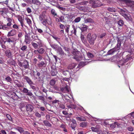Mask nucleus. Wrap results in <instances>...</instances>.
I'll list each match as a JSON object with an SVG mask.
<instances>
[{
  "label": "nucleus",
  "mask_w": 134,
  "mask_h": 134,
  "mask_svg": "<svg viewBox=\"0 0 134 134\" xmlns=\"http://www.w3.org/2000/svg\"><path fill=\"white\" fill-rule=\"evenodd\" d=\"M12 96H11V97L13 99H18L19 98L18 97L16 94V93L15 92H13L11 94Z\"/></svg>",
  "instance_id": "25"
},
{
  "label": "nucleus",
  "mask_w": 134,
  "mask_h": 134,
  "mask_svg": "<svg viewBox=\"0 0 134 134\" xmlns=\"http://www.w3.org/2000/svg\"><path fill=\"white\" fill-rule=\"evenodd\" d=\"M88 3V1H83L79 3V4H80L81 5H83L86 4Z\"/></svg>",
  "instance_id": "61"
},
{
  "label": "nucleus",
  "mask_w": 134,
  "mask_h": 134,
  "mask_svg": "<svg viewBox=\"0 0 134 134\" xmlns=\"http://www.w3.org/2000/svg\"><path fill=\"white\" fill-rule=\"evenodd\" d=\"M16 85L18 87H21L23 86V85L20 82H19L18 83L15 82Z\"/></svg>",
  "instance_id": "56"
},
{
  "label": "nucleus",
  "mask_w": 134,
  "mask_h": 134,
  "mask_svg": "<svg viewBox=\"0 0 134 134\" xmlns=\"http://www.w3.org/2000/svg\"><path fill=\"white\" fill-rule=\"evenodd\" d=\"M120 55L122 56L121 58H124L121 60H119V65L118 66L119 68L121 67V66L125 65L126 66V65H129L130 64L129 62H128L129 60L132 59L131 57H130L131 55L129 54L126 51L123 52H121L120 53Z\"/></svg>",
  "instance_id": "1"
},
{
  "label": "nucleus",
  "mask_w": 134,
  "mask_h": 134,
  "mask_svg": "<svg viewBox=\"0 0 134 134\" xmlns=\"http://www.w3.org/2000/svg\"><path fill=\"white\" fill-rule=\"evenodd\" d=\"M87 55L90 58H92L94 57L92 53L90 52L87 53Z\"/></svg>",
  "instance_id": "48"
},
{
  "label": "nucleus",
  "mask_w": 134,
  "mask_h": 134,
  "mask_svg": "<svg viewBox=\"0 0 134 134\" xmlns=\"http://www.w3.org/2000/svg\"><path fill=\"white\" fill-rule=\"evenodd\" d=\"M50 45L52 48L57 50L60 47L58 45L55 44L51 43Z\"/></svg>",
  "instance_id": "18"
},
{
  "label": "nucleus",
  "mask_w": 134,
  "mask_h": 134,
  "mask_svg": "<svg viewBox=\"0 0 134 134\" xmlns=\"http://www.w3.org/2000/svg\"><path fill=\"white\" fill-rule=\"evenodd\" d=\"M16 31L15 29H12L9 32L7 36L8 37L13 36L16 34Z\"/></svg>",
  "instance_id": "10"
},
{
  "label": "nucleus",
  "mask_w": 134,
  "mask_h": 134,
  "mask_svg": "<svg viewBox=\"0 0 134 134\" xmlns=\"http://www.w3.org/2000/svg\"><path fill=\"white\" fill-rule=\"evenodd\" d=\"M81 38L82 42L83 43L86 44L87 43L86 40L83 35H81Z\"/></svg>",
  "instance_id": "28"
},
{
  "label": "nucleus",
  "mask_w": 134,
  "mask_h": 134,
  "mask_svg": "<svg viewBox=\"0 0 134 134\" xmlns=\"http://www.w3.org/2000/svg\"><path fill=\"white\" fill-rule=\"evenodd\" d=\"M97 38L96 35L95 34H92L91 33L88 34L87 37V39L89 43L92 45H94V41Z\"/></svg>",
  "instance_id": "2"
},
{
  "label": "nucleus",
  "mask_w": 134,
  "mask_h": 134,
  "mask_svg": "<svg viewBox=\"0 0 134 134\" xmlns=\"http://www.w3.org/2000/svg\"><path fill=\"white\" fill-rule=\"evenodd\" d=\"M34 41H35L37 43V44L38 45L39 47H42L43 45V42L41 40L38 39L37 36L35 38H33Z\"/></svg>",
  "instance_id": "8"
},
{
  "label": "nucleus",
  "mask_w": 134,
  "mask_h": 134,
  "mask_svg": "<svg viewBox=\"0 0 134 134\" xmlns=\"http://www.w3.org/2000/svg\"><path fill=\"white\" fill-rule=\"evenodd\" d=\"M23 92L24 93H27V95L28 96H31L32 95V93L26 88L24 87L23 88Z\"/></svg>",
  "instance_id": "12"
},
{
  "label": "nucleus",
  "mask_w": 134,
  "mask_h": 134,
  "mask_svg": "<svg viewBox=\"0 0 134 134\" xmlns=\"http://www.w3.org/2000/svg\"><path fill=\"white\" fill-rule=\"evenodd\" d=\"M59 108L62 109H64L65 108V105L63 104H59Z\"/></svg>",
  "instance_id": "57"
},
{
  "label": "nucleus",
  "mask_w": 134,
  "mask_h": 134,
  "mask_svg": "<svg viewBox=\"0 0 134 134\" xmlns=\"http://www.w3.org/2000/svg\"><path fill=\"white\" fill-rule=\"evenodd\" d=\"M85 27H82L81 28L80 27V29L81 30L82 32L86 31L87 27V26H85Z\"/></svg>",
  "instance_id": "45"
},
{
  "label": "nucleus",
  "mask_w": 134,
  "mask_h": 134,
  "mask_svg": "<svg viewBox=\"0 0 134 134\" xmlns=\"http://www.w3.org/2000/svg\"><path fill=\"white\" fill-rule=\"evenodd\" d=\"M31 44L33 47L35 49H37L39 46L37 44L34 42H32Z\"/></svg>",
  "instance_id": "32"
},
{
  "label": "nucleus",
  "mask_w": 134,
  "mask_h": 134,
  "mask_svg": "<svg viewBox=\"0 0 134 134\" xmlns=\"http://www.w3.org/2000/svg\"><path fill=\"white\" fill-rule=\"evenodd\" d=\"M85 23H92L94 22L93 20L90 18H88L85 19Z\"/></svg>",
  "instance_id": "26"
},
{
  "label": "nucleus",
  "mask_w": 134,
  "mask_h": 134,
  "mask_svg": "<svg viewBox=\"0 0 134 134\" xmlns=\"http://www.w3.org/2000/svg\"><path fill=\"white\" fill-rule=\"evenodd\" d=\"M23 67L25 69H28L29 67L28 62L26 60H24L22 63Z\"/></svg>",
  "instance_id": "16"
},
{
  "label": "nucleus",
  "mask_w": 134,
  "mask_h": 134,
  "mask_svg": "<svg viewBox=\"0 0 134 134\" xmlns=\"http://www.w3.org/2000/svg\"><path fill=\"white\" fill-rule=\"evenodd\" d=\"M25 20H26L27 23L30 26L32 25L31 21L29 19L26 18Z\"/></svg>",
  "instance_id": "40"
},
{
  "label": "nucleus",
  "mask_w": 134,
  "mask_h": 134,
  "mask_svg": "<svg viewBox=\"0 0 134 134\" xmlns=\"http://www.w3.org/2000/svg\"><path fill=\"white\" fill-rule=\"evenodd\" d=\"M109 11L112 12H115V9L113 8H109L107 9Z\"/></svg>",
  "instance_id": "47"
},
{
  "label": "nucleus",
  "mask_w": 134,
  "mask_h": 134,
  "mask_svg": "<svg viewBox=\"0 0 134 134\" xmlns=\"http://www.w3.org/2000/svg\"><path fill=\"white\" fill-rule=\"evenodd\" d=\"M51 74L53 76L57 74V71L55 69H53L51 71Z\"/></svg>",
  "instance_id": "34"
},
{
  "label": "nucleus",
  "mask_w": 134,
  "mask_h": 134,
  "mask_svg": "<svg viewBox=\"0 0 134 134\" xmlns=\"http://www.w3.org/2000/svg\"><path fill=\"white\" fill-rule=\"evenodd\" d=\"M25 42L26 44H29L30 42V38L27 34L26 33L25 35Z\"/></svg>",
  "instance_id": "11"
},
{
  "label": "nucleus",
  "mask_w": 134,
  "mask_h": 134,
  "mask_svg": "<svg viewBox=\"0 0 134 134\" xmlns=\"http://www.w3.org/2000/svg\"><path fill=\"white\" fill-rule=\"evenodd\" d=\"M27 46L26 45H24L22 46L20 48V49L23 51H26L27 50Z\"/></svg>",
  "instance_id": "42"
},
{
  "label": "nucleus",
  "mask_w": 134,
  "mask_h": 134,
  "mask_svg": "<svg viewBox=\"0 0 134 134\" xmlns=\"http://www.w3.org/2000/svg\"><path fill=\"white\" fill-rule=\"evenodd\" d=\"M132 49H131L130 46L128 47L125 50L129 54H131L133 52Z\"/></svg>",
  "instance_id": "24"
},
{
  "label": "nucleus",
  "mask_w": 134,
  "mask_h": 134,
  "mask_svg": "<svg viewBox=\"0 0 134 134\" xmlns=\"http://www.w3.org/2000/svg\"><path fill=\"white\" fill-rule=\"evenodd\" d=\"M16 40L14 37H10L7 38L6 41L4 42V43L6 42L8 43L9 44H11L12 47H14L15 45L16 42L15 41Z\"/></svg>",
  "instance_id": "4"
},
{
  "label": "nucleus",
  "mask_w": 134,
  "mask_h": 134,
  "mask_svg": "<svg viewBox=\"0 0 134 134\" xmlns=\"http://www.w3.org/2000/svg\"><path fill=\"white\" fill-rule=\"evenodd\" d=\"M72 54L75 56L73 57L74 59H75L77 61L79 60V58L81 57V54L80 52L75 51L72 52Z\"/></svg>",
  "instance_id": "5"
},
{
  "label": "nucleus",
  "mask_w": 134,
  "mask_h": 134,
  "mask_svg": "<svg viewBox=\"0 0 134 134\" xmlns=\"http://www.w3.org/2000/svg\"><path fill=\"white\" fill-rule=\"evenodd\" d=\"M56 82V80L54 79L51 80L49 84L50 85L53 86L55 84Z\"/></svg>",
  "instance_id": "38"
},
{
  "label": "nucleus",
  "mask_w": 134,
  "mask_h": 134,
  "mask_svg": "<svg viewBox=\"0 0 134 134\" xmlns=\"http://www.w3.org/2000/svg\"><path fill=\"white\" fill-rule=\"evenodd\" d=\"M106 35V33H103L101 34L100 36H98V38H104Z\"/></svg>",
  "instance_id": "37"
},
{
  "label": "nucleus",
  "mask_w": 134,
  "mask_h": 134,
  "mask_svg": "<svg viewBox=\"0 0 134 134\" xmlns=\"http://www.w3.org/2000/svg\"><path fill=\"white\" fill-rule=\"evenodd\" d=\"M123 16L127 20H130L131 19V18L130 16H129L127 14H124Z\"/></svg>",
  "instance_id": "36"
},
{
  "label": "nucleus",
  "mask_w": 134,
  "mask_h": 134,
  "mask_svg": "<svg viewBox=\"0 0 134 134\" xmlns=\"http://www.w3.org/2000/svg\"><path fill=\"white\" fill-rule=\"evenodd\" d=\"M32 3L34 4L39 5L41 4V2L38 0H32Z\"/></svg>",
  "instance_id": "31"
},
{
  "label": "nucleus",
  "mask_w": 134,
  "mask_h": 134,
  "mask_svg": "<svg viewBox=\"0 0 134 134\" xmlns=\"http://www.w3.org/2000/svg\"><path fill=\"white\" fill-rule=\"evenodd\" d=\"M51 12L52 14L54 16H57L59 17V16L57 15L56 13H55V11L54 9H52L51 10Z\"/></svg>",
  "instance_id": "50"
},
{
  "label": "nucleus",
  "mask_w": 134,
  "mask_h": 134,
  "mask_svg": "<svg viewBox=\"0 0 134 134\" xmlns=\"http://www.w3.org/2000/svg\"><path fill=\"white\" fill-rule=\"evenodd\" d=\"M23 36V33L21 32H19L18 34V39H19L21 37Z\"/></svg>",
  "instance_id": "53"
},
{
  "label": "nucleus",
  "mask_w": 134,
  "mask_h": 134,
  "mask_svg": "<svg viewBox=\"0 0 134 134\" xmlns=\"http://www.w3.org/2000/svg\"><path fill=\"white\" fill-rule=\"evenodd\" d=\"M5 80L8 82H10L11 79L9 76H8L5 78Z\"/></svg>",
  "instance_id": "59"
},
{
  "label": "nucleus",
  "mask_w": 134,
  "mask_h": 134,
  "mask_svg": "<svg viewBox=\"0 0 134 134\" xmlns=\"http://www.w3.org/2000/svg\"><path fill=\"white\" fill-rule=\"evenodd\" d=\"M118 43L115 47L112 49L110 50L108 52H107V54L108 55L112 54L113 53L115 52L120 49L121 42L119 40H118Z\"/></svg>",
  "instance_id": "3"
},
{
  "label": "nucleus",
  "mask_w": 134,
  "mask_h": 134,
  "mask_svg": "<svg viewBox=\"0 0 134 134\" xmlns=\"http://www.w3.org/2000/svg\"><path fill=\"white\" fill-rule=\"evenodd\" d=\"M37 65L39 67H45L46 66V64L44 62L41 61L37 64Z\"/></svg>",
  "instance_id": "21"
},
{
  "label": "nucleus",
  "mask_w": 134,
  "mask_h": 134,
  "mask_svg": "<svg viewBox=\"0 0 134 134\" xmlns=\"http://www.w3.org/2000/svg\"><path fill=\"white\" fill-rule=\"evenodd\" d=\"M61 90L62 92L64 93H67L69 91L68 86H66L64 87L61 88Z\"/></svg>",
  "instance_id": "15"
},
{
  "label": "nucleus",
  "mask_w": 134,
  "mask_h": 134,
  "mask_svg": "<svg viewBox=\"0 0 134 134\" xmlns=\"http://www.w3.org/2000/svg\"><path fill=\"white\" fill-rule=\"evenodd\" d=\"M72 27L73 29V30L74 31L73 33L75 35H76V32L77 28H75V26L74 25H72Z\"/></svg>",
  "instance_id": "52"
},
{
  "label": "nucleus",
  "mask_w": 134,
  "mask_h": 134,
  "mask_svg": "<svg viewBox=\"0 0 134 134\" xmlns=\"http://www.w3.org/2000/svg\"><path fill=\"white\" fill-rule=\"evenodd\" d=\"M77 125H76L71 123L70 125V127L72 129L74 130H75V128L76 127Z\"/></svg>",
  "instance_id": "49"
},
{
  "label": "nucleus",
  "mask_w": 134,
  "mask_h": 134,
  "mask_svg": "<svg viewBox=\"0 0 134 134\" xmlns=\"http://www.w3.org/2000/svg\"><path fill=\"white\" fill-rule=\"evenodd\" d=\"M118 24L119 26H122L124 24V22L122 20H120L118 21Z\"/></svg>",
  "instance_id": "33"
},
{
  "label": "nucleus",
  "mask_w": 134,
  "mask_h": 134,
  "mask_svg": "<svg viewBox=\"0 0 134 134\" xmlns=\"http://www.w3.org/2000/svg\"><path fill=\"white\" fill-rule=\"evenodd\" d=\"M84 62H81L80 63L78 66L77 67V69L80 67V66H81L82 67H83L84 65Z\"/></svg>",
  "instance_id": "62"
},
{
  "label": "nucleus",
  "mask_w": 134,
  "mask_h": 134,
  "mask_svg": "<svg viewBox=\"0 0 134 134\" xmlns=\"http://www.w3.org/2000/svg\"><path fill=\"white\" fill-rule=\"evenodd\" d=\"M14 129L15 130L18 131L21 133H23L24 131V128L20 126H17L14 128Z\"/></svg>",
  "instance_id": "17"
},
{
  "label": "nucleus",
  "mask_w": 134,
  "mask_h": 134,
  "mask_svg": "<svg viewBox=\"0 0 134 134\" xmlns=\"http://www.w3.org/2000/svg\"><path fill=\"white\" fill-rule=\"evenodd\" d=\"M63 73L64 75L66 76L69 75L70 76L71 74V73L70 72V71L68 70L64 71L63 72Z\"/></svg>",
  "instance_id": "27"
},
{
  "label": "nucleus",
  "mask_w": 134,
  "mask_h": 134,
  "mask_svg": "<svg viewBox=\"0 0 134 134\" xmlns=\"http://www.w3.org/2000/svg\"><path fill=\"white\" fill-rule=\"evenodd\" d=\"M45 126L49 127H51L52 126V124L47 120H44L43 121Z\"/></svg>",
  "instance_id": "20"
},
{
  "label": "nucleus",
  "mask_w": 134,
  "mask_h": 134,
  "mask_svg": "<svg viewBox=\"0 0 134 134\" xmlns=\"http://www.w3.org/2000/svg\"><path fill=\"white\" fill-rule=\"evenodd\" d=\"M91 129L93 131L95 132H98L99 130V129L98 128L94 127H92Z\"/></svg>",
  "instance_id": "41"
},
{
  "label": "nucleus",
  "mask_w": 134,
  "mask_h": 134,
  "mask_svg": "<svg viewBox=\"0 0 134 134\" xmlns=\"http://www.w3.org/2000/svg\"><path fill=\"white\" fill-rule=\"evenodd\" d=\"M102 5L101 2L99 1H97L93 2L92 5V7L95 8L97 7H99Z\"/></svg>",
  "instance_id": "6"
},
{
  "label": "nucleus",
  "mask_w": 134,
  "mask_h": 134,
  "mask_svg": "<svg viewBox=\"0 0 134 134\" xmlns=\"http://www.w3.org/2000/svg\"><path fill=\"white\" fill-rule=\"evenodd\" d=\"M65 27H66L65 29V31L68 33L69 32L70 26L69 25H66L65 26Z\"/></svg>",
  "instance_id": "43"
},
{
  "label": "nucleus",
  "mask_w": 134,
  "mask_h": 134,
  "mask_svg": "<svg viewBox=\"0 0 134 134\" xmlns=\"http://www.w3.org/2000/svg\"><path fill=\"white\" fill-rule=\"evenodd\" d=\"M76 64L73 63L70 64L68 67V68L70 70L73 69L76 66Z\"/></svg>",
  "instance_id": "23"
},
{
  "label": "nucleus",
  "mask_w": 134,
  "mask_h": 134,
  "mask_svg": "<svg viewBox=\"0 0 134 134\" xmlns=\"http://www.w3.org/2000/svg\"><path fill=\"white\" fill-rule=\"evenodd\" d=\"M6 117L10 121H12V119L10 116L9 114H7L6 115Z\"/></svg>",
  "instance_id": "55"
},
{
  "label": "nucleus",
  "mask_w": 134,
  "mask_h": 134,
  "mask_svg": "<svg viewBox=\"0 0 134 134\" xmlns=\"http://www.w3.org/2000/svg\"><path fill=\"white\" fill-rule=\"evenodd\" d=\"M38 49L39 51V53L40 54H43L45 52V50L42 48H39Z\"/></svg>",
  "instance_id": "30"
},
{
  "label": "nucleus",
  "mask_w": 134,
  "mask_h": 134,
  "mask_svg": "<svg viewBox=\"0 0 134 134\" xmlns=\"http://www.w3.org/2000/svg\"><path fill=\"white\" fill-rule=\"evenodd\" d=\"M9 28L6 25H3L2 29L4 30H7L8 31Z\"/></svg>",
  "instance_id": "51"
},
{
  "label": "nucleus",
  "mask_w": 134,
  "mask_h": 134,
  "mask_svg": "<svg viewBox=\"0 0 134 134\" xmlns=\"http://www.w3.org/2000/svg\"><path fill=\"white\" fill-rule=\"evenodd\" d=\"M25 107L26 111H27L31 112L34 109L33 106L31 104H27Z\"/></svg>",
  "instance_id": "9"
},
{
  "label": "nucleus",
  "mask_w": 134,
  "mask_h": 134,
  "mask_svg": "<svg viewBox=\"0 0 134 134\" xmlns=\"http://www.w3.org/2000/svg\"><path fill=\"white\" fill-rule=\"evenodd\" d=\"M18 20L20 22L21 26L23 27L24 26V23L23 22V20L22 19V18L21 16L19 17L18 19Z\"/></svg>",
  "instance_id": "35"
},
{
  "label": "nucleus",
  "mask_w": 134,
  "mask_h": 134,
  "mask_svg": "<svg viewBox=\"0 0 134 134\" xmlns=\"http://www.w3.org/2000/svg\"><path fill=\"white\" fill-rule=\"evenodd\" d=\"M8 8H4L1 11V12L4 13H6L8 12Z\"/></svg>",
  "instance_id": "44"
},
{
  "label": "nucleus",
  "mask_w": 134,
  "mask_h": 134,
  "mask_svg": "<svg viewBox=\"0 0 134 134\" xmlns=\"http://www.w3.org/2000/svg\"><path fill=\"white\" fill-rule=\"evenodd\" d=\"M38 98L39 100H42L44 98L43 96H39L38 97Z\"/></svg>",
  "instance_id": "63"
},
{
  "label": "nucleus",
  "mask_w": 134,
  "mask_h": 134,
  "mask_svg": "<svg viewBox=\"0 0 134 134\" xmlns=\"http://www.w3.org/2000/svg\"><path fill=\"white\" fill-rule=\"evenodd\" d=\"M57 8L60 9L62 10L65 11V8L64 7H61L59 5H58L57 7Z\"/></svg>",
  "instance_id": "58"
},
{
  "label": "nucleus",
  "mask_w": 134,
  "mask_h": 134,
  "mask_svg": "<svg viewBox=\"0 0 134 134\" xmlns=\"http://www.w3.org/2000/svg\"><path fill=\"white\" fill-rule=\"evenodd\" d=\"M39 19L41 21L46 19H45V15L43 14H41L39 16Z\"/></svg>",
  "instance_id": "29"
},
{
  "label": "nucleus",
  "mask_w": 134,
  "mask_h": 134,
  "mask_svg": "<svg viewBox=\"0 0 134 134\" xmlns=\"http://www.w3.org/2000/svg\"><path fill=\"white\" fill-rule=\"evenodd\" d=\"M76 8H77L81 10H82L84 11H86L87 9V7L81 6L79 3L75 4Z\"/></svg>",
  "instance_id": "7"
},
{
  "label": "nucleus",
  "mask_w": 134,
  "mask_h": 134,
  "mask_svg": "<svg viewBox=\"0 0 134 134\" xmlns=\"http://www.w3.org/2000/svg\"><path fill=\"white\" fill-rule=\"evenodd\" d=\"M76 119L79 121H85L86 120V119L83 116H80V117H76Z\"/></svg>",
  "instance_id": "22"
},
{
  "label": "nucleus",
  "mask_w": 134,
  "mask_h": 134,
  "mask_svg": "<svg viewBox=\"0 0 134 134\" xmlns=\"http://www.w3.org/2000/svg\"><path fill=\"white\" fill-rule=\"evenodd\" d=\"M87 123L85 122H82L80 123V126L83 127H86L87 124Z\"/></svg>",
  "instance_id": "39"
},
{
  "label": "nucleus",
  "mask_w": 134,
  "mask_h": 134,
  "mask_svg": "<svg viewBox=\"0 0 134 134\" xmlns=\"http://www.w3.org/2000/svg\"><path fill=\"white\" fill-rule=\"evenodd\" d=\"M57 52L59 53V54L62 55H63L64 54V52L63 51L62 49L61 48V47H60L57 50Z\"/></svg>",
  "instance_id": "19"
},
{
  "label": "nucleus",
  "mask_w": 134,
  "mask_h": 134,
  "mask_svg": "<svg viewBox=\"0 0 134 134\" xmlns=\"http://www.w3.org/2000/svg\"><path fill=\"white\" fill-rule=\"evenodd\" d=\"M24 79L26 80V82L29 84V85L34 84L32 81L30 79L26 76H25L24 77Z\"/></svg>",
  "instance_id": "13"
},
{
  "label": "nucleus",
  "mask_w": 134,
  "mask_h": 134,
  "mask_svg": "<svg viewBox=\"0 0 134 134\" xmlns=\"http://www.w3.org/2000/svg\"><path fill=\"white\" fill-rule=\"evenodd\" d=\"M37 58L40 60V61L42 59L43 57L41 55L39 54L38 55Z\"/></svg>",
  "instance_id": "64"
},
{
  "label": "nucleus",
  "mask_w": 134,
  "mask_h": 134,
  "mask_svg": "<svg viewBox=\"0 0 134 134\" xmlns=\"http://www.w3.org/2000/svg\"><path fill=\"white\" fill-rule=\"evenodd\" d=\"M80 17H78L76 18L74 21L75 23H78L81 20Z\"/></svg>",
  "instance_id": "46"
},
{
  "label": "nucleus",
  "mask_w": 134,
  "mask_h": 134,
  "mask_svg": "<svg viewBox=\"0 0 134 134\" xmlns=\"http://www.w3.org/2000/svg\"><path fill=\"white\" fill-rule=\"evenodd\" d=\"M59 19H60V21L62 22H64V21H63L64 19V16H61L60 17H58Z\"/></svg>",
  "instance_id": "54"
},
{
  "label": "nucleus",
  "mask_w": 134,
  "mask_h": 134,
  "mask_svg": "<svg viewBox=\"0 0 134 134\" xmlns=\"http://www.w3.org/2000/svg\"><path fill=\"white\" fill-rule=\"evenodd\" d=\"M42 102L45 105H46L47 104V102L46 100H45V98L43 100H41Z\"/></svg>",
  "instance_id": "60"
},
{
  "label": "nucleus",
  "mask_w": 134,
  "mask_h": 134,
  "mask_svg": "<svg viewBox=\"0 0 134 134\" xmlns=\"http://www.w3.org/2000/svg\"><path fill=\"white\" fill-rule=\"evenodd\" d=\"M6 56L8 58H11L12 57V54L10 51L8 49L6 50L5 52Z\"/></svg>",
  "instance_id": "14"
}]
</instances>
